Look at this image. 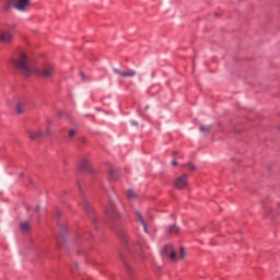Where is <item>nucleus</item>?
I'll return each mask as SVG.
<instances>
[{
	"instance_id": "1",
	"label": "nucleus",
	"mask_w": 280,
	"mask_h": 280,
	"mask_svg": "<svg viewBox=\"0 0 280 280\" xmlns=\"http://www.w3.org/2000/svg\"><path fill=\"white\" fill-rule=\"evenodd\" d=\"M13 65L15 69H19L23 75H32V73H36L37 75H42V78H51L54 75V66L46 65L42 70L36 69L25 52L20 54V56L13 60Z\"/></svg>"
},
{
	"instance_id": "2",
	"label": "nucleus",
	"mask_w": 280,
	"mask_h": 280,
	"mask_svg": "<svg viewBox=\"0 0 280 280\" xmlns=\"http://www.w3.org/2000/svg\"><path fill=\"white\" fill-rule=\"evenodd\" d=\"M14 27L15 25L0 26V43L10 45L14 40Z\"/></svg>"
},
{
	"instance_id": "3",
	"label": "nucleus",
	"mask_w": 280,
	"mask_h": 280,
	"mask_svg": "<svg viewBox=\"0 0 280 280\" xmlns=\"http://www.w3.org/2000/svg\"><path fill=\"white\" fill-rule=\"evenodd\" d=\"M163 255H165V257H168L171 261H178V259H185V248L182 247L179 249V256H177L174 246L166 245L163 248Z\"/></svg>"
},
{
	"instance_id": "4",
	"label": "nucleus",
	"mask_w": 280,
	"mask_h": 280,
	"mask_svg": "<svg viewBox=\"0 0 280 280\" xmlns=\"http://www.w3.org/2000/svg\"><path fill=\"white\" fill-rule=\"evenodd\" d=\"M8 3L18 12H28L32 8V0H8Z\"/></svg>"
},
{
	"instance_id": "5",
	"label": "nucleus",
	"mask_w": 280,
	"mask_h": 280,
	"mask_svg": "<svg viewBox=\"0 0 280 280\" xmlns=\"http://www.w3.org/2000/svg\"><path fill=\"white\" fill-rule=\"evenodd\" d=\"M27 135L32 141H36V139H40V137H49L50 132L49 129H47L45 133L40 130H30Z\"/></svg>"
},
{
	"instance_id": "6",
	"label": "nucleus",
	"mask_w": 280,
	"mask_h": 280,
	"mask_svg": "<svg viewBox=\"0 0 280 280\" xmlns=\"http://www.w3.org/2000/svg\"><path fill=\"white\" fill-rule=\"evenodd\" d=\"M187 178H188L187 174H184V175L177 177L175 180L176 189H185V187H187V185H188Z\"/></svg>"
},
{
	"instance_id": "7",
	"label": "nucleus",
	"mask_w": 280,
	"mask_h": 280,
	"mask_svg": "<svg viewBox=\"0 0 280 280\" xmlns=\"http://www.w3.org/2000/svg\"><path fill=\"white\" fill-rule=\"evenodd\" d=\"M113 71L117 75H120V78H135V75H137L136 70L119 71V70H117V68H114Z\"/></svg>"
},
{
	"instance_id": "8",
	"label": "nucleus",
	"mask_w": 280,
	"mask_h": 280,
	"mask_svg": "<svg viewBox=\"0 0 280 280\" xmlns=\"http://www.w3.org/2000/svg\"><path fill=\"white\" fill-rule=\"evenodd\" d=\"M136 215L138 222L142 224L144 233H148V225L145 224V221L143 220V215H141V212L137 211Z\"/></svg>"
},
{
	"instance_id": "9",
	"label": "nucleus",
	"mask_w": 280,
	"mask_h": 280,
	"mask_svg": "<svg viewBox=\"0 0 280 280\" xmlns=\"http://www.w3.org/2000/svg\"><path fill=\"white\" fill-rule=\"evenodd\" d=\"M178 231H180V229L176 225H171L166 229L167 235H177Z\"/></svg>"
},
{
	"instance_id": "10",
	"label": "nucleus",
	"mask_w": 280,
	"mask_h": 280,
	"mask_svg": "<svg viewBox=\"0 0 280 280\" xmlns=\"http://www.w3.org/2000/svg\"><path fill=\"white\" fill-rule=\"evenodd\" d=\"M20 229H21L22 233H27V231H30V229H31L30 221H22L20 223Z\"/></svg>"
},
{
	"instance_id": "11",
	"label": "nucleus",
	"mask_w": 280,
	"mask_h": 280,
	"mask_svg": "<svg viewBox=\"0 0 280 280\" xmlns=\"http://www.w3.org/2000/svg\"><path fill=\"white\" fill-rule=\"evenodd\" d=\"M88 167H89V160L82 159L79 164V168L81 170V172H84V170H86Z\"/></svg>"
},
{
	"instance_id": "12",
	"label": "nucleus",
	"mask_w": 280,
	"mask_h": 280,
	"mask_svg": "<svg viewBox=\"0 0 280 280\" xmlns=\"http://www.w3.org/2000/svg\"><path fill=\"white\" fill-rule=\"evenodd\" d=\"M117 174H118V171L117 170H109V176L112 178V180H117Z\"/></svg>"
},
{
	"instance_id": "13",
	"label": "nucleus",
	"mask_w": 280,
	"mask_h": 280,
	"mask_svg": "<svg viewBox=\"0 0 280 280\" xmlns=\"http://www.w3.org/2000/svg\"><path fill=\"white\" fill-rule=\"evenodd\" d=\"M200 132H203L205 135H209L211 132V126H201L200 127Z\"/></svg>"
},
{
	"instance_id": "14",
	"label": "nucleus",
	"mask_w": 280,
	"mask_h": 280,
	"mask_svg": "<svg viewBox=\"0 0 280 280\" xmlns=\"http://www.w3.org/2000/svg\"><path fill=\"white\" fill-rule=\"evenodd\" d=\"M127 197L132 200V198H137V194L132 191V189L127 190Z\"/></svg>"
},
{
	"instance_id": "15",
	"label": "nucleus",
	"mask_w": 280,
	"mask_h": 280,
	"mask_svg": "<svg viewBox=\"0 0 280 280\" xmlns=\"http://www.w3.org/2000/svg\"><path fill=\"white\" fill-rule=\"evenodd\" d=\"M15 108H16L18 115H22V113H23V104L18 103Z\"/></svg>"
},
{
	"instance_id": "16",
	"label": "nucleus",
	"mask_w": 280,
	"mask_h": 280,
	"mask_svg": "<svg viewBox=\"0 0 280 280\" xmlns=\"http://www.w3.org/2000/svg\"><path fill=\"white\" fill-rule=\"evenodd\" d=\"M107 213L109 215V218H113V213H115V206H110V208H108Z\"/></svg>"
},
{
	"instance_id": "17",
	"label": "nucleus",
	"mask_w": 280,
	"mask_h": 280,
	"mask_svg": "<svg viewBox=\"0 0 280 280\" xmlns=\"http://www.w3.org/2000/svg\"><path fill=\"white\" fill-rule=\"evenodd\" d=\"M186 166L190 172H196V165H194L192 163H188Z\"/></svg>"
},
{
	"instance_id": "18",
	"label": "nucleus",
	"mask_w": 280,
	"mask_h": 280,
	"mask_svg": "<svg viewBox=\"0 0 280 280\" xmlns=\"http://www.w3.org/2000/svg\"><path fill=\"white\" fill-rule=\"evenodd\" d=\"M69 137H75V130L74 129H71L69 131Z\"/></svg>"
},
{
	"instance_id": "19",
	"label": "nucleus",
	"mask_w": 280,
	"mask_h": 280,
	"mask_svg": "<svg viewBox=\"0 0 280 280\" xmlns=\"http://www.w3.org/2000/svg\"><path fill=\"white\" fill-rule=\"evenodd\" d=\"M34 211H36V213H38V211H40V206H36V207L34 208Z\"/></svg>"
},
{
	"instance_id": "20",
	"label": "nucleus",
	"mask_w": 280,
	"mask_h": 280,
	"mask_svg": "<svg viewBox=\"0 0 280 280\" xmlns=\"http://www.w3.org/2000/svg\"><path fill=\"white\" fill-rule=\"evenodd\" d=\"M131 126H139V122L135 121V120H131Z\"/></svg>"
},
{
	"instance_id": "21",
	"label": "nucleus",
	"mask_w": 280,
	"mask_h": 280,
	"mask_svg": "<svg viewBox=\"0 0 280 280\" xmlns=\"http://www.w3.org/2000/svg\"><path fill=\"white\" fill-rule=\"evenodd\" d=\"M172 165H178V163L176 162V160L172 161Z\"/></svg>"
},
{
	"instance_id": "22",
	"label": "nucleus",
	"mask_w": 280,
	"mask_h": 280,
	"mask_svg": "<svg viewBox=\"0 0 280 280\" xmlns=\"http://www.w3.org/2000/svg\"><path fill=\"white\" fill-rule=\"evenodd\" d=\"M85 211L89 213V203H85Z\"/></svg>"
}]
</instances>
